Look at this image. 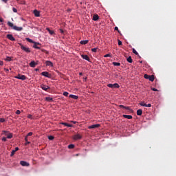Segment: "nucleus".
Returning <instances> with one entry per match:
<instances>
[{
  "label": "nucleus",
  "instance_id": "58",
  "mask_svg": "<svg viewBox=\"0 0 176 176\" xmlns=\"http://www.w3.org/2000/svg\"><path fill=\"white\" fill-rule=\"evenodd\" d=\"M80 154H76L75 156H79Z\"/></svg>",
  "mask_w": 176,
  "mask_h": 176
},
{
  "label": "nucleus",
  "instance_id": "37",
  "mask_svg": "<svg viewBox=\"0 0 176 176\" xmlns=\"http://www.w3.org/2000/svg\"><path fill=\"white\" fill-rule=\"evenodd\" d=\"M5 60H6V61H12V58L7 56Z\"/></svg>",
  "mask_w": 176,
  "mask_h": 176
},
{
  "label": "nucleus",
  "instance_id": "45",
  "mask_svg": "<svg viewBox=\"0 0 176 176\" xmlns=\"http://www.w3.org/2000/svg\"><path fill=\"white\" fill-rule=\"evenodd\" d=\"M12 10H13L14 13H17V9L13 8Z\"/></svg>",
  "mask_w": 176,
  "mask_h": 176
},
{
  "label": "nucleus",
  "instance_id": "53",
  "mask_svg": "<svg viewBox=\"0 0 176 176\" xmlns=\"http://www.w3.org/2000/svg\"><path fill=\"white\" fill-rule=\"evenodd\" d=\"M3 19H2L1 18H0V23H3Z\"/></svg>",
  "mask_w": 176,
  "mask_h": 176
},
{
  "label": "nucleus",
  "instance_id": "13",
  "mask_svg": "<svg viewBox=\"0 0 176 176\" xmlns=\"http://www.w3.org/2000/svg\"><path fill=\"white\" fill-rule=\"evenodd\" d=\"M100 127V124H93L88 127V129H98Z\"/></svg>",
  "mask_w": 176,
  "mask_h": 176
},
{
  "label": "nucleus",
  "instance_id": "36",
  "mask_svg": "<svg viewBox=\"0 0 176 176\" xmlns=\"http://www.w3.org/2000/svg\"><path fill=\"white\" fill-rule=\"evenodd\" d=\"M133 53L134 54H135L136 56H138V52H137V50H135V49H133Z\"/></svg>",
  "mask_w": 176,
  "mask_h": 176
},
{
  "label": "nucleus",
  "instance_id": "50",
  "mask_svg": "<svg viewBox=\"0 0 176 176\" xmlns=\"http://www.w3.org/2000/svg\"><path fill=\"white\" fill-rule=\"evenodd\" d=\"M4 71H5L6 72H9V69L4 68Z\"/></svg>",
  "mask_w": 176,
  "mask_h": 176
},
{
  "label": "nucleus",
  "instance_id": "29",
  "mask_svg": "<svg viewBox=\"0 0 176 176\" xmlns=\"http://www.w3.org/2000/svg\"><path fill=\"white\" fill-rule=\"evenodd\" d=\"M47 31H48V32H49V34H50V35L54 34V31L51 30L49 29V28H47Z\"/></svg>",
  "mask_w": 176,
  "mask_h": 176
},
{
  "label": "nucleus",
  "instance_id": "21",
  "mask_svg": "<svg viewBox=\"0 0 176 176\" xmlns=\"http://www.w3.org/2000/svg\"><path fill=\"white\" fill-rule=\"evenodd\" d=\"M45 101H48V102H53V98L45 97Z\"/></svg>",
  "mask_w": 176,
  "mask_h": 176
},
{
  "label": "nucleus",
  "instance_id": "54",
  "mask_svg": "<svg viewBox=\"0 0 176 176\" xmlns=\"http://www.w3.org/2000/svg\"><path fill=\"white\" fill-rule=\"evenodd\" d=\"M72 123H74V124H76V121H71Z\"/></svg>",
  "mask_w": 176,
  "mask_h": 176
},
{
  "label": "nucleus",
  "instance_id": "52",
  "mask_svg": "<svg viewBox=\"0 0 176 176\" xmlns=\"http://www.w3.org/2000/svg\"><path fill=\"white\" fill-rule=\"evenodd\" d=\"M0 65H3V61L0 60Z\"/></svg>",
  "mask_w": 176,
  "mask_h": 176
},
{
  "label": "nucleus",
  "instance_id": "17",
  "mask_svg": "<svg viewBox=\"0 0 176 176\" xmlns=\"http://www.w3.org/2000/svg\"><path fill=\"white\" fill-rule=\"evenodd\" d=\"M41 87L43 90H45V91H47V89H49V86L45 85H41Z\"/></svg>",
  "mask_w": 176,
  "mask_h": 176
},
{
  "label": "nucleus",
  "instance_id": "32",
  "mask_svg": "<svg viewBox=\"0 0 176 176\" xmlns=\"http://www.w3.org/2000/svg\"><path fill=\"white\" fill-rule=\"evenodd\" d=\"M127 61L128 63H133V58H131V56H129V58H127Z\"/></svg>",
  "mask_w": 176,
  "mask_h": 176
},
{
  "label": "nucleus",
  "instance_id": "12",
  "mask_svg": "<svg viewBox=\"0 0 176 176\" xmlns=\"http://www.w3.org/2000/svg\"><path fill=\"white\" fill-rule=\"evenodd\" d=\"M45 65L47 67H53V63H52V61H50V60H46L45 61Z\"/></svg>",
  "mask_w": 176,
  "mask_h": 176
},
{
  "label": "nucleus",
  "instance_id": "14",
  "mask_svg": "<svg viewBox=\"0 0 176 176\" xmlns=\"http://www.w3.org/2000/svg\"><path fill=\"white\" fill-rule=\"evenodd\" d=\"M74 140H80L82 138V135L79 134L74 135L73 137Z\"/></svg>",
  "mask_w": 176,
  "mask_h": 176
},
{
  "label": "nucleus",
  "instance_id": "31",
  "mask_svg": "<svg viewBox=\"0 0 176 176\" xmlns=\"http://www.w3.org/2000/svg\"><path fill=\"white\" fill-rule=\"evenodd\" d=\"M25 40L29 42L30 43H34L35 41H32L31 38H26Z\"/></svg>",
  "mask_w": 176,
  "mask_h": 176
},
{
  "label": "nucleus",
  "instance_id": "43",
  "mask_svg": "<svg viewBox=\"0 0 176 176\" xmlns=\"http://www.w3.org/2000/svg\"><path fill=\"white\" fill-rule=\"evenodd\" d=\"M118 46H122V41L120 40H118Z\"/></svg>",
  "mask_w": 176,
  "mask_h": 176
},
{
  "label": "nucleus",
  "instance_id": "59",
  "mask_svg": "<svg viewBox=\"0 0 176 176\" xmlns=\"http://www.w3.org/2000/svg\"><path fill=\"white\" fill-rule=\"evenodd\" d=\"M36 71H39V69H36Z\"/></svg>",
  "mask_w": 176,
  "mask_h": 176
},
{
  "label": "nucleus",
  "instance_id": "28",
  "mask_svg": "<svg viewBox=\"0 0 176 176\" xmlns=\"http://www.w3.org/2000/svg\"><path fill=\"white\" fill-rule=\"evenodd\" d=\"M25 145H28V144H31V142H30L28 141V138H27V136H25Z\"/></svg>",
  "mask_w": 176,
  "mask_h": 176
},
{
  "label": "nucleus",
  "instance_id": "48",
  "mask_svg": "<svg viewBox=\"0 0 176 176\" xmlns=\"http://www.w3.org/2000/svg\"><path fill=\"white\" fill-rule=\"evenodd\" d=\"M151 90H153V91H157V89L156 88H152Z\"/></svg>",
  "mask_w": 176,
  "mask_h": 176
},
{
  "label": "nucleus",
  "instance_id": "23",
  "mask_svg": "<svg viewBox=\"0 0 176 176\" xmlns=\"http://www.w3.org/2000/svg\"><path fill=\"white\" fill-rule=\"evenodd\" d=\"M119 107L120 108H123L124 109H126L128 111H130V107H125V106H123V104L119 105Z\"/></svg>",
  "mask_w": 176,
  "mask_h": 176
},
{
  "label": "nucleus",
  "instance_id": "9",
  "mask_svg": "<svg viewBox=\"0 0 176 176\" xmlns=\"http://www.w3.org/2000/svg\"><path fill=\"white\" fill-rule=\"evenodd\" d=\"M6 37L8 38V39L12 41V42H14V41H16V38H14V37H13V35L12 34H7Z\"/></svg>",
  "mask_w": 176,
  "mask_h": 176
},
{
  "label": "nucleus",
  "instance_id": "55",
  "mask_svg": "<svg viewBox=\"0 0 176 176\" xmlns=\"http://www.w3.org/2000/svg\"><path fill=\"white\" fill-rule=\"evenodd\" d=\"M80 76H82L83 74L82 72L79 73Z\"/></svg>",
  "mask_w": 176,
  "mask_h": 176
},
{
  "label": "nucleus",
  "instance_id": "26",
  "mask_svg": "<svg viewBox=\"0 0 176 176\" xmlns=\"http://www.w3.org/2000/svg\"><path fill=\"white\" fill-rule=\"evenodd\" d=\"M119 87H120V86H119V84L118 83L113 84V89H119Z\"/></svg>",
  "mask_w": 176,
  "mask_h": 176
},
{
  "label": "nucleus",
  "instance_id": "10",
  "mask_svg": "<svg viewBox=\"0 0 176 176\" xmlns=\"http://www.w3.org/2000/svg\"><path fill=\"white\" fill-rule=\"evenodd\" d=\"M29 65L32 68H35V67H36V65H38V63H35L34 60H32Z\"/></svg>",
  "mask_w": 176,
  "mask_h": 176
},
{
  "label": "nucleus",
  "instance_id": "41",
  "mask_svg": "<svg viewBox=\"0 0 176 176\" xmlns=\"http://www.w3.org/2000/svg\"><path fill=\"white\" fill-rule=\"evenodd\" d=\"M1 123L5 122V118H0Z\"/></svg>",
  "mask_w": 176,
  "mask_h": 176
},
{
  "label": "nucleus",
  "instance_id": "4",
  "mask_svg": "<svg viewBox=\"0 0 176 176\" xmlns=\"http://www.w3.org/2000/svg\"><path fill=\"white\" fill-rule=\"evenodd\" d=\"M15 79H20L21 80H25L27 77L25 75L18 74L17 76H14Z\"/></svg>",
  "mask_w": 176,
  "mask_h": 176
},
{
  "label": "nucleus",
  "instance_id": "49",
  "mask_svg": "<svg viewBox=\"0 0 176 176\" xmlns=\"http://www.w3.org/2000/svg\"><path fill=\"white\" fill-rule=\"evenodd\" d=\"M1 140H2V141H3L4 142H6V137L2 138Z\"/></svg>",
  "mask_w": 176,
  "mask_h": 176
},
{
  "label": "nucleus",
  "instance_id": "30",
  "mask_svg": "<svg viewBox=\"0 0 176 176\" xmlns=\"http://www.w3.org/2000/svg\"><path fill=\"white\" fill-rule=\"evenodd\" d=\"M113 65H114L115 67H120V63L113 62Z\"/></svg>",
  "mask_w": 176,
  "mask_h": 176
},
{
  "label": "nucleus",
  "instance_id": "60",
  "mask_svg": "<svg viewBox=\"0 0 176 176\" xmlns=\"http://www.w3.org/2000/svg\"><path fill=\"white\" fill-rule=\"evenodd\" d=\"M16 1H19V0H16Z\"/></svg>",
  "mask_w": 176,
  "mask_h": 176
},
{
  "label": "nucleus",
  "instance_id": "20",
  "mask_svg": "<svg viewBox=\"0 0 176 176\" xmlns=\"http://www.w3.org/2000/svg\"><path fill=\"white\" fill-rule=\"evenodd\" d=\"M17 151H19V147H16L14 150H12L11 152V155L10 156H14V153H16V152H17Z\"/></svg>",
  "mask_w": 176,
  "mask_h": 176
},
{
  "label": "nucleus",
  "instance_id": "18",
  "mask_svg": "<svg viewBox=\"0 0 176 176\" xmlns=\"http://www.w3.org/2000/svg\"><path fill=\"white\" fill-rule=\"evenodd\" d=\"M60 124H63V126H65L66 127H74V125L69 124L66 122H61Z\"/></svg>",
  "mask_w": 176,
  "mask_h": 176
},
{
  "label": "nucleus",
  "instance_id": "27",
  "mask_svg": "<svg viewBox=\"0 0 176 176\" xmlns=\"http://www.w3.org/2000/svg\"><path fill=\"white\" fill-rule=\"evenodd\" d=\"M137 115H138V116H141V115H142V109H138V110L137 111Z\"/></svg>",
  "mask_w": 176,
  "mask_h": 176
},
{
  "label": "nucleus",
  "instance_id": "34",
  "mask_svg": "<svg viewBox=\"0 0 176 176\" xmlns=\"http://www.w3.org/2000/svg\"><path fill=\"white\" fill-rule=\"evenodd\" d=\"M68 148H69V149H74V148H75V145H74V144H69V145L68 146Z\"/></svg>",
  "mask_w": 176,
  "mask_h": 176
},
{
  "label": "nucleus",
  "instance_id": "15",
  "mask_svg": "<svg viewBox=\"0 0 176 176\" xmlns=\"http://www.w3.org/2000/svg\"><path fill=\"white\" fill-rule=\"evenodd\" d=\"M34 14L36 17H39V16H41V13L39 12V11H38V10H34Z\"/></svg>",
  "mask_w": 176,
  "mask_h": 176
},
{
  "label": "nucleus",
  "instance_id": "46",
  "mask_svg": "<svg viewBox=\"0 0 176 176\" xmlns=\"http://www.w3.org/2000/svg\"><path fill=\"white\" fill-rule=\"evenodd\" d=\"M104 57H111V54H107L104 55Z\"/></svg>",
  "mask_w": 176,
  "mask_h": 176
},
{
  "label": "nucleus",
  "instance_id": "33",
  "mask_svg": "<svg viewBox=\"0 0 176 176\" xmlns=\"http://www.w3.org/2000/svg\"><path fill=\"white\" fill-rule=\"evenodd\" d=\"M48 140H50V141H53V140H54V136L53 135L48 136Z\"/></svg>",
  "mask_w": 176,
  "mask_h": 176
},
{
  "label": "nucleus",
  "instance_id": "19",
  "mask_svg": "<svg viewBox=\"0 0 176 176\" xmlns=\"http://www.w3.org/2000/svg\"><path fill=\"white\" fill-rule=\"evenodd\" d=\"M69 98H73V100H78V98H79V97L76 95H69Z\"/></svg>",
  "mask_w": 176,
  "mask_h": 176
},
{
  "label": "nucleus",
  "instance_id": "42",
  "mask_svg": "<svg viewBox=\"0 0 176 176\" xmlns=\"http://www.w3.org/2000/svg\"><path fill=\"white\" fill-rule=\"evenodd\" d=\"M31 135H32V132H30L29 133H28L26 137L28 138L30 137Z\"/></svg>",
  "mask_w": 176,
  "mask_h": 176
},
{
  "label": "nucleus",
  "instance_id": "7",
  "mask_svg": "<svg viewBox=\"0 0 176 176\" xmlns=\"http://www.w3.org/2000/svg\"><path fill=\"white\" fill-rule=\"evenodd\" d=\"M33 44H34L33 47L34 49H38V50H41V47H39L41 46V43L34 42Z\"/></svg>",
  "mask_w": 176,
  "mask_h": 176
},
{
  "label": "nucleus",
  "instance_id": "1",
  "mask_svg": "<svg viewBox=\"0 0 176 176\" xmlns=\"http://www.w3.org/2000/svg\"><path fill=\"white\" fill-rule=\"evenodd\" d=\"M8 25L12 28V30H14L15 31H23V27H17L13 24V23L8 21Z\"/></svg>",
  "mask_w": 176,
  "mask_h": 176
},
{
  "label": "nucleus",
  "instance_id": "11",
  "mask_svg": "<svg viewBox=\"0 0 176 176\" xmlns=\"http://www.w3.org/2000/svg\"><path fill=\"white\" fill-rule=\"evenodd\" d=\"M140 105H141V107H146L147 108H151V107H152V104H146V103H145L144 102H140Z\"/></svg>",
  "mask_w": 176,
  "mask_h": 176
},
{
  "label": "nucleus",
  "instance_id": "25",
  "mask_svg": "<svg viewBox=\"0 0 176 176\" xmlns=\"http://www.w3.org/2000/svg\"><path fill=\"white\" fill-rule=\"evenodd\" d=\"M123 118H124L125 119H133V116L123 115Z\"/></svg>",
  "mask_w": 176,
  "mask_h": 176
},
{
  "label": "nucleus",
  "instance_id": "5",
  "mask_svg": "<svg viewBox=\"0 0 176 176\" xmlns=\"http://www.w3.org/2000/svg\"><path fill=\"white\" fill-rule=\"evenodd\" d=\"M41 75L43 76H45V78H52V74H49V72H43L41 73Z\"/></svg>",
  "mask_w": 176,
  "mask_h": 176
},
{
  "label": "nucleus",
  "instance_id": "57",
  "mask_svg": "<svg viewBox=\"0 0 176 176\" xmlns=\"http://www.w3.org/2000/svg\"><path fill=\"white\" fill-rule=\"evenodd\" d=\"M71 10H72L71 9H68L67 12H71Z\"/></svg>",
  "mask_w": 176,
  "mask_h": 176
},
{
  "label": "nucleus",
  "instance_id": "40",
  "mask_svg": "<svg viewBox=\"0 0 176 176\" xmlns=\"http://www.w3.org/2000/svg\"><path fill=\"white\" fill-rule=\"evenodd\" d=\"M68 94H69L67 91L63 93V96H65V97H68Z\"/></svg>",
  "mask_w": 176,
  "mask_h": 176
},
{
  "label": "nucleus",
  "instance_id": "24",
  "mask_svg": "<svg viewBox=\"0 0 176 176\" xmlns=\"http://www.w3.org/2000/svg\"><path fill=\"white\" fill-rule=\"evenodd\" d=\"M98 19H100V16H98V14L94 15V16H93L94 21H97V20H98Z\"/></svg>",
  "mask_w": 176,
  "mask_h": 176
},
{
  "label": "nucleus",
  "instance_id": "56",
  "mask_svg": "<svg viewBox=\"0 0 176 176\" xmlns=\"http://www.w3.org/2000/svg\"><path fill=\"white\" fill-rule=\"evenodd\" d=\"M3 2H5L6 3V2H8V0H2Z\"/></svg>",
  "mask_w": 176,
  "mask_h": 176
},
{
  "label": "nucleus",
  "instance_id": "16",
  "mask_svg": "<svg viewBox=\"0 0 176 176\" xmlns=\"http://www.w3.org/2000/svg\"><path fill=\"white\" fill-rule=\"evenodd\" d=\"M82 58H83L84 60H86L87 61H90V58H89V56L87 55H81Z\"/></svg>",
  "mask_w": 176,
  "mask_h": 176
},
{
  "label": "nucleus",
  "instance_id": "6",
  "mask_svg": "<svg viewBox=\"0 0 176 176\" xmlns=\"http://www.w3.org/2000/svg\"><path fill=\"white\" fill-rule=\"evenodd\" d=\"M3 133L5 135H6L7 138L8 139L13 138V134L8 133V131H3Z\"/></svg>",
  "mask_w": 176,
  "mask_h": 176
},
{
  "label": "nucleus",
  "instance_id": "47",
  "mask_svg": "<svg viewBox=\"0 0 176 176\" xmlns=\"http://www.w3.org/2000/svg\"><path fill=\"white\" fill-rule=\"evenodd\" d=\"M28 119H32V115H28Z\"/></svg>",
  "mask_w": 176,
  "mask_h": 176
},
{
  "label": "nucleus",
  "instance_id": "51",
  "mask_svg": "<svg viewBox=\"0 0 176 176\" xmlns=\"http://www.w3.org/2000/svg\"><path fill=\"white\" fill-rule=\"evenodd\" d=\"M60 32H61V34H64V30H63V29H60Z\"/></svg>",
  "mask_w": 176,
  "mask_h": 176
},
{
  "label": "nucleus",
  "instance_id": "22",
  "mask_svg": "<svg viewBox=\"0 0 176 176\" xmlns=\"http://www.w3.org/2000/svg\"><path fill=\"white\" fill-rule=\"evenodd\" d=\"M80 43V45H87V43H89V40L81 41Z\"/></svg>",
  "mask_w": 176,
  "mask_h": 176
},
{
  "label": "nucleus",
  "instance_id": "35",
  "mask_svg": "<svg viewBox=\"0 0 176 176\" xmlns=\"http://www.w3.org/2000/svg\"><path fill=\"white\" fill-rule=\"evenodd\" d=\"M98 50V47H96V48H92V49H91V52H93L94 53H96Z\"/></svg>",
  "mask_w": 176,
  "mask_h": 176
},
{
  "label": "nucleus",
  "instance_id": "39",
  "mask_svg": "<svg viewBox=\"0 0 176 176\" xmlns=\"http://www.w3.org/2000/svg\"><path fill=\"white\" fill-rule=\"evenodd\" d=\"M107 87H110V89H113V84H108Z\"/></svg>",
  "mask_w": 176,
  "mask_h": 176
},
{
  "label": "nucleus",
  "instance_id": "3",
  "mask_svg": "<svg viewBox=\"0 0 176 176\" xmlns=\"http://www.w3.org/2000/svg\"><path fill=\"white\" fill-rule=\"evenodd\" d=\"M144 79H148V80H150V82H153V80H155L154 75L144 74Z\"/></svg>",
  "mask_w": 176,
  "mask_h": 176
},
{
  "label": "nucleus",
  "instance_id": "44",
  "mask_svg": "<svg viewBox=\"0 0 176 176\" xmlns=\"http://www.w3.org/2000/svg\"><path fill=\"white\" fill-rule=\"evenodd\" d=\"M20 113H21V111H20V110H17V111H16V115H20Z\"/></svg>",
  "mask_w": 176,
  "mask_h": 176
},
{
  "label": "nucleus",
  "instance_id": "8",
  "mask_svg": "<svg viewBox=\"0 0 176 176\" xmlns=\"http://www.w3.org/2000/svg\"><path fill=\"white\" fill-rule=\"evenodd\" d=\"M20 164L23 166V167H28L30 166V163L25 162V161H21Z\"/></svg>",
  "mask_w": 176,
  "mask_h": 176
},
{
  "label": "nucleus",
  "instance_id": "38",
  "mask_svg": "<svg viewBox=\"0 0 176 176\" xmlns=\"http://www.w3.org/2000/svg\"><path fill=\"white\" fill-rule=\"evenodd\" d=\"M114 30H115V31H118V32L119 34H120V31L119 30V28H118L117 26H116V27L114 28Z\"/></svg>",
  "mask_w": 176,
  "mask_h": 176
},
{
  "label": "nucleus",
  "instance_id": "2",
  "mask_svg": "<svg viewBox=\"0 0 176 176\" xmlns=\"http://www.w3.org/2000/svg\"><path fill=\"white\" fill-rule=\"evenodd\" d=\"M19 45L21 46V49L23 50L25 53H31V49L27 46H24L21 43H19Z\"/></svg>",
  "mask_w": 176,
  "mask_h": 176
}]
</instances>
